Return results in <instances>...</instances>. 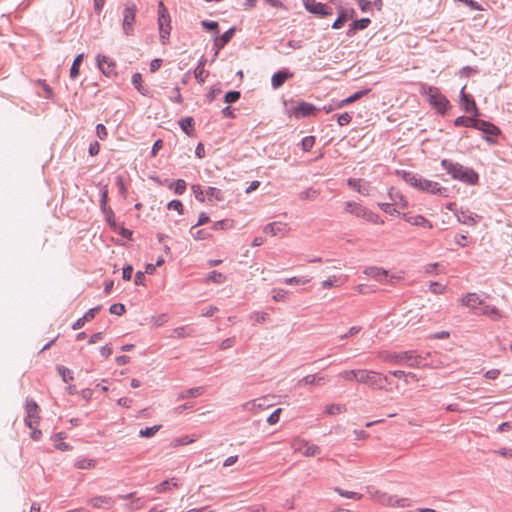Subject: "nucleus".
Returning a JSON list of instances; mask_svg holds the SVG:
<instances>
[{"label": "nucleus", "mask_w": 512, "mask_h": 512, "mask_svg": "<svg viewBox=\"0 0 512 512\" xmlns=\"http://www.w3.org/2000/svg\"><path fill=\"white\" fill-rule=\"evenodd\" d=\"M377 356L385 361L391 362L395 364H406L409 367H421L427 365L423 363L425 357L416 354L415 351H405L400 353L389 352V351H380Z\"/></svg>", "instance_id": "1"}, {"label": "nucleus", "mask_w": 512, "mask_h": 512, "mask_svg": "<svg viewBox=\"0 0 512 512\" xmlns=\"http://www.w3.org/2000/svg\"><path fill=\"white\" fill-rule=\"evenodd\" d=\"M441 165L455 180H459L470 185H476L479 181L478 174L471 168L464 167L459 163H454L447 159L442 160Z\"/></svg>", "instance_id": "2"}, {"label": "nucleus", "mask_w": 512, "mask_h": 512, "mask_svg": "<svg viewBox=\"0 0 512 512\" xmlns=\"http://www.w3.org/2000/svg\"><path fill=\"white\" fill-rule=\"evenodd\" d=\"M404 179L411 186L421 191L438 195H443L446 192V188L440 186L438 182L431 181L422 177H417L416 175L411 173H405Z\"/></svg>", "instance_id": "3"}, {"label": "nucleus", "mask_w": 512, "mask_h": 512, "mask_svg": "<svg viewBox=\"0 0 512 512\" xmlns=\"http://www.w3.org/2000/svg\"><path fill=\"white\" fill-rule=\"evenodd\" d=\"M357 382L367 384L373 389H384V383L388 378L379 372L367 369H358Z\"/></svg>", "instance_id": "4"}, {"label": "nucleus", "mask_w": 512, "mask_h": 512, "mask_svg": "<svg viewBox=\"0 0 512 512\" xmlns=\"http://www.w3.org/2000/svg\"><path fill=\"white\" fill-rule=\"evenodd\" d=\"M345 211L366 221L377 223L378 216L359 203L348 201L345 203Z\"/></svg>", "instance_id": "5"}, {"label": "nucleus", "mask_w": 512, "mask_h": 512, "mask_svg": "<svg viewBox=\"0 0 512 512\" xmlns=\"http://www.w3.org/2000/svg\"><path fill=\"white\" fill-rule=\"evenodd\" d=\"M136 6L127 4L123 10V31L126 35H132L134 32L133 24L135 22Z\"/></svg>", "instance_id": "6"}, {"label": "nucleus", "mask_w": 512, "mask_h": 512, "mask_svg": "<svg viewBox=\"0 0 512 512\" xmlns=\"http://www.w3.org/2000/svg\"><path fill=\"white\" fill-rule=\"evenodd\" d=\"M291 447L295 452H302L307 457L316 456L320 453V448L317 445H309L308 442L302 439H294Z\"/></svg>", "instance_id": "7"}, {"label": "nucleus", "mask_w": 512, "mask_h": 512, "mask_svg": "<svg viewBox=\"0 0 512 512\" xmlns=\"http://www.w3.org/2000/svg\"><path fill=\"white\" fill-rule=\"evenodd\" d=\"M377 501L384 505L390 507H406L409 506L408 499L406 498H397L393 495H388L386 493L377 492Z\"/></svg>", "instance_id": "8"}, {"label": "nucleus", "mask_w": 512, "mask_h": 512, "mask_svg": "<svg viewBox=\"0 0 512 512\" xmlns=\"http://www.w3.org/2000/svg\"><path fill=\"white\" fill-rule=\"evenodd\" d=\"M304 6L307 11L315 15L326 16L332 14L330 7L316 0H304Z\"/></svg>", "instance_id": "9"}, {"label": "nucleus", "mask_w": 512, "mask_h": 512, "mask_svg": "<svg viewBox=\"0 0 512 512\" xmlns=\"http://www.w3.org/2000/svg\"><path fill=\"white\" fill-rule=\"evenodd\" d=\"M475 129H478L486 134V140L489 143H495L496 141L492 137L497 136L500 133L499 128L494 124L480 119L477 120Z\"/></svg>", "instance_id": "10"}, {"label": "nucleus", "mask_w": 512, "mask_h": 512, "mask_svg": "<svg viewBox=\"0 0 512 512\" xmlns=\"http://www.w3.org/2000/svg\"><path fill=\"white\" fill-rule=\"evenodd\" d=\"M347 184L349 187H351L352 189L356 190L358 193L364 196H369L373 190L370 183L363 179L350 178L347 180Z\"/></svg>", "instance_id": "11"}, {"label": "nucleus", "mask_w": 512, "mask_h": 512, "mask_svg": "<svg viewBox=\"0 0 512 512\" xmlns=\"http://www.w3.org/2000/svg\"><path fill=\"white\" fill-rule=\"evenodd\" d=\"M315 111H316V108L312 104L304 102V101L298 102L296 105H294L291 108V113L296 118H302V117L310 116Z\"/></svg>", "instance_id": "12"}, {"label": "nucleus", "mask_w": 512, "mask_h": 512, "mask_svg": "<svg viewBox=\"0 0 512 512\" xmlns=\"http://www.w3.org/2000/svg\"><path fill=\"white\" fill-rule=\"evenodd\" d=\"M27 417L25 418L26 425L34 429V426L38 423V405L34 401H27L26 403Z\"/></svg>", "instance_id": "13"}, {"label": "nucleus", "mask_w": 512, "mask_h": 512, "mask_svg": "<svg viewBox=\"0 0 512 512\" xmlns=\"http://www.w3.org/2000/svg\"><path fill=\"white\" fill-rule=\"evenodd\" d=\"M89 503L97 509H111L115 503L111 496L98 495L94 496L89 500Z\"/></svg>", "instance_id": "14"}, {"label": "nucleus", "mask_w": 512, "mask_h": 512, "mask_svg": "<svg viewBox=\"0 0 512 512\" xmlns=\"http://www.w3.org/2000/svg\"><path fill=\"white\" fill-rule=\"evenodd\" d=\"M460 304L464 307H467L471 310L476 309L478 306L483 305V300L477 293H467L459 300Z\"/></svg>", "instance_id": "15"}, {"label": "nucleus", "mask_w": 512, "mask_h": 512, "mask_svg": "<svg viewBox=\"0 0 512 512\" xmlns=\"http://www.w3.org/2000/svg\"><path fill=\"white\" fill-rule=\"evenodd\" d=\"M97 65L98 68L102 71L106 76H111L115 74V63L104 55L97 56Z\"/></svg>", "instance_id": "16"}, {"label": "nucleus", "mask_w": 512, "mask_h": 512, "mask_svg": "<svg viewBox=\"0 0 512 512\" xmlns=\"http://www.w3.org/2000/svg\"><path fill=\"white\" fill-rule=\"evenodd\" d=\"M460 99H461V104L466 112L473 113L474 116H477L479 114L475 101L473 100V98L470 95H467L465 93V87H463L461 89Z\"/></svg>", "instance_id": "17"}, {"label": "nucleus", "mask_w": 512, "mask_h": 512, "mask_svg": "<svg viewBox=\"0 0 512 512\" xmlns=\"http://www.w3.org/2000/svg\"><path fill=\"white\" fill-rule=\"evenodd\" d=\"M235 32V28H230L220 37L217 35L214 38L215 53L214 58L218 55L219 51L231 40Z\"/></svg>", "instance_id": "18"}, {"label": "nucleus", "mask_w": 512, "mask_h": 512, "mask_svg": "<svg viewBox=\"0 0 512 512\" xmlns=\"http://www.w3.org/2000/svg\"><path fill=\"white\" fill-rule=\"evenodd\" d=\"M158 24L160 30V40L163 44H166L171 32L170 17H164L163 15H159Z\"/></svg>", "instance_id": "19"}, {"label": "nucleus", "mask_w": 512, "mask_h": 512, "mask_svg": "<svg viewBox=\"0 0 512 512\" xmlns=\"http://www.w3.org/2000/svg\"><path fill=\"white\" fill-rule=\"evenodd\" d=\"M363 273L378 282H385V279L388 277L387 270L375 266L365 268Z\"/></svg>", "instance_id": "20"}, {"label": "nucleus", "mask_w": 512, "mask_h": 512, "mask_svg": "<svg viewBox=\"0 0 512 512\" xmlns=\"http://www.w3.org/2000/svg\"><path fill=\"white\" fill-rule=\"evenodd\" d=\"M430 103L442 114L445 113L449 107L448 99L441 94L431 95Z\"/></svg>", "instance_id": "21"}, {"label": "nucleus", "mask_w": 512, "mask_h": 512, "mask_svg": "<svg viewBox=\"0 0 512 512\" xmlns=\"http://www.w3.org/2000/svg\"><path fill=\"white\" fill-rule=\"evenodd\" d=\"M455 216L457 217L459 222L466 225H475L478 219H480V216H478L477 214L470 213L464 210L455 211Z\"/></svg>", "instance_id": "22"}, {"label": "nucleus", "mask_w": 512, "mask_h": 512, "mask_svg": "<svg viewBox=\"0 0 512 512\" xmlns=\"http://www.w3.org/2000/svg\"><path fill=\"white\" fill-rule=\"evenodd\" d=\"M481 314L491 318L494 321H497L503 317V314L497 307L493 305H486L484 303L482 305Z\"/></svg>", "instance_id": "23"}, {"label": "nucleus", "mask_w": 512, "mask_h": 512, "mask_svg": "<svg viewBox=\"0 0 512 512\" xmlns=\"http://www.w3.org/2000/svg\"><path fill=\"white\" fill-rule=\"evenodd\" d=\"M292 74L289 73L288 71H278L276 72L273 76H272V79H271V84H272V87L274 89H278L280 88L284 82L289 78L291 77Z\"/></svg>", "instance_id": "24"}, {"label": "nucleus", "mask_w": 512, "mask_h": 512, "mask_svg": "<svg viewBox=\"0 0 512 512\" xmlns=\"http://www.w3.org/2000/svg\"><path fill=\"white\" fill-rule=\"evenodd\" d=\"M194 330L189 326H180L172 330L170 338H186L192 336Z\"/></svg>", "instance_id": "25"}, {"label": "nucleus", "mask_w": 512, "mask_h": 512, "mask_svg": "<svg viewBox=\"0 0 512 512\" xmlns=\"http://www.w3.org/2000/svg\"><path fill=\"white\" fill-rule=\"evenodd\" d=\"M406 221L413 226L427 227L429 229L432 228V223L422 215L406 217Z\"/></svg>", "instance_id": "26"}, {"label": "nucleus", "mask_w": 512, "mask_h": 512, "mask_svg": "<svg viewBox=\"0 0 512 512\" xmlns=\"http://www.w3.org/2000/svg\"><path fill=\"white\" fill-rule=\"evenodd\" d=\"M347 280V276H332L327 280L321 282V286L323 289H329L332 286H340Z\"/></svg>", "instance_id": "27"}, {"label": "nucleus", "mask_w": 512, "mask_h": 512, "mask_svg": "<svg viewBox=\"0 0 512 512\" xmlns=\"http://www.w3.org/2000/svg\"><path fill=\"white\" fill-rule=\"evenodd\" d=\"M370 90L369 89H366V90H362V91H358V92H355L354 94H352L351 96L341 100L339 102V104L337 105L338 108H341V107H344L350 103H353L357 100H359L360 98H362L364 95H366Z\"/></svg>", "instance_id": "28"}, {"label": "nucleus", "mask_w": 512, "mask_h": 512, "mask_svg": "<svg viewBox=\"0 0 512 512\" xmlns=\"http://www.w3.org/2000/svg\"><path fill=\"white\" fill-rule=\"evenodd\" d=\"M204 390L205 389L202 386L190 388L188 390L182 391L179 394L178 398L179 399L195 398V397L202 395L204 393Z\"/></svg>", "instance_id": "29"}, {"label": "nucleus", "mask_w": 512, "mask_h": 512, "mask_svg": "<svg viewBox=\"0 0 512 512\" xmlns=\"http://www.w3.org/2000/svg\"><path fill=\"white\" fill-rule=\"evenodd\" d=\"M285 225L279 222L269 223L264 227V232L270 234L271 236H276L279 233H284Z\"/></svg>", "instance_id": "30"}, {"label": "nucleus", "mask_w": 512, "mask_h": 512, "mask_svg": "<svg viewBox=\"0 0 512 512\" xmlns=\"http://www.w3.org/2000/svg\"><path fill=\"white\" fill-rule=\"evenodd\" d=\"M324 377H317L316 375H307L298 381V386L301 385H322Z\"/></svg>", "instance_id": "31"}, {"label": "nucleus", "mask_w": 512, "mask_h": 512, "mask_svg": "<svg viewBox=\"0 0 512 512\" xmlns=\"http://www.w3.org/2000/svg\"><path fill=\"white\" fill-rule=\"evenodd\" d=\"M478 119L474 118V117H465V116H460L458 117L455 121H454V124L455 126L457 127H460V126H463V127H472V128H475L476 127V122H477Z\"/></svg>", "instance_id": "32"}, {"label": "nucleus", "mask_w": 512, "mask_h": 512, "mask_svg": "<svg viewBox=\"0 0 512 512\" xmlns=\"http://www.w3.org/2000/svg\"><path fill=\"white\" fill-rule=\"evenodd\" d=\"M131 81H132V84L138 90L139 93H141L144 96L148 95L149 91H148L147 88L143 87V85H142V76H141L140 73L133 74Z\"/></svg>", "instance_id": "33"}, {"label": "nucleus", "mask_w": 512, "mask_h": 512, "mask_svg": "<svg viewBox=\"0 0 512 512\" xmlns=\"http://www.w3.org/2000/svg\"><path fill=\"white\" fill-rule=\"evenodd\" d=\"M84 55L79 54L73 61V64L70 69V77L75 79L79 75V67L83 61Z\"/></svg>", "instance_id": "34"}, {"label": "nucleus", "mask_w": 512, "mask_h": 512, "mask_svg": "<svg viewBox=\"0 0 512 512\" xmlns=\"http://www.w3.org/2000/svg\"><path fill=\"white\" fill-rule=\"evenodd\" d=\"M370 24V19L362 18L360 20H356L351 24L349 29V34L355 32L356 30H363Z\"/></svg>", "instance_id": "35"}, {"label": "nucleus", "mask_w": 512, "mask_h": 512, "mask_svg": "<svg viewBox=\"0 0 512 512\" xmlns=\"http://www.w3.org/2000/svg\"><path fill=\"white\" fill-rule=\"evenodd\" d=\"M288 291L280 288L272 290V299L275 302H284L287 300Z\"/></svg>", "instance_id": "36"}, {"label": "nucleus", "mask_w": 512, "mask_h": 512, "mask_svg": "<svg viewBox=\"0 0 512 512\" xmlns=\"http://www.w3.org/2000/svg\"><path fill=\"white\" fill-rule=\"evenodd\" d=\"M174 486V487H178V483L177 482H174V479H171V481L169 480H165L163 481L162 483H160L159 485H157L154 490L157 492V493H164L166 491H168L170 489V486Z\"/></svg>", "instance_id": "37"}, {"label": "nucleus", "mask_w": 512, "mask_h": 512, "mask_svg": "<svg viewBox=\"0 0 512 512\" xmlns=\"http://www.w3.org/2000/svg\"><path fill=\"white\" fill-rule=\"evenodd\" d=\"M346 411V408L342 404H330L326 407V414L328 415H336L341 414Z\"/></svg>", "instance_id": "38"}, {"label": "nucleus", "mask_w": 512, "mask_h": 512, "mask_svg": "<svg viewBox=\"0 0 512 512\" xmlns=\"http://www.w3.org/2000/svg\"><path fill=\"white\" fill-rule=\"evenodd\" d=\"M179 125L187 135H191L193 126V119L191 117L182 118L179 121Z\"/></svg>", "instance_id": "39"}, {"label": "nucleus", "mask_w": 512, "mask_h": 512, "mask_svg": "<svg viewBox=\"0 0 512 512\" xmlns=\"http://www.w3.org/2000/svg\"><path fill=\"white\" fill-rule=\"evenodd\" d=\"M206 195L208 196L209 199L214 198L217 201L224 200L223 193L221 192L220 189L216 187H208V189L206 190Z\"/></svg>", "instance_id": "40"}, {"label": "nucleus", "mask_w": 512, "mask_h": 512, "mask_svg": "<svg viewBox=\"0 0 512 512\" xmlns=\"http://www.w3.org/2000/svg\"><path fill=\"white\" fill-rule=\"evenodd\" d=\"M161 428V425H155V426H152V427H147L145 429H141L139 431V436L140 437H145V438H150L152 436H154Z\"/></svg>", "instance_id": "41"}, {"label": "nucleus", "mask_w": 512, "mask_h": 512, "mask_svg": "<svg viewBox=\"0 0 512 512\" xmlns=\"http://www.w3.org/2000/svg\"><path fill=\"white\" fill-rule=\"evenodd\" d=\"M339 377L343 378L346 381H357L358 369L355 370H344L339 373Z\"/></svg>", "instance_id": "42"}, {"label": "nucleus", "mask_w": 512, "mask_h": 512, "mask_svg": "<svg viewBox=\"0 0 512 512\" xmlns=\"http://www.w3.org/2000/svg\"><path fill=\"white\" fill-rule=\"evenodd\" d=\"M335 491L342 497L355 499V500H360L362 498V494H359V493L353 492V491H346V490H343L338 487L335 488Z\"/></svg>", "instance_id": "43"}, {"label": "nucleus", "mask_w": 512, "mask_h": 512, "mask_svg": "<svg viewBox=\"0 0 512 512\" xmlns=\"http://www.w3.org/2000/svg\"><path fill=\"white\" fill-rule=\"evenodd\" d=\"M59 375L62 377L64 382H69L73 380L72 372L70 369L64 366H58L57 368Z\"/></svg>", "instance_id": "44"}, {"label": "nucleus", "mask_w": 512, "mask_h": 512, "mask_svg": "<svg viewBox=\"0 0 512 512\" xmlns=\"http://www.w3.org/2000/svg\"><path fill=\"white\" fill-rule=\"evenodd\" d=\"M318 195V191L313 188H308L299 194L301 200H314Z\"/></svg>", "instance_id": "45"}, {"label": "nucleus", "mask_w": 512, "mask_h": 512, "mask_svg": "<svg viewBox=\"0 0 512 512\" xmlns=\"http://www.w3.org/2000/svg\"><path fill=\"white\" fill-rule=\"evenodd\" d=\"M78 469H90L95 467V461L92 459H80L75 463Z\"/></svg>", "instance_id": "46"}, {"label": "nucleus", "mask_w": 512, "mask_h": 512, "mask_svg": "<svg viewBox=\"0 0 512 512\" xmlns=\"http://www.w3.org/2000/svg\"><path fill=\"white\" fill-rule=\"evenodd\" d=\"M201 25L204 29L214 32L216 35L219 33V24L216 21L203 20Z\"/></svg>", "instance_id": "47"}, {"label": "nucleus", "mask_w": 512, "mask_h": 512, "mask_svg": "<svg viewBox=\"0 0 512 512\" xmlns=\"http://www.w3.org/2000/svg\"><path fill=\"white\" fill-rule=\"evenodd\" d=\"M314 144H315L314 136H306L301 141V147H302L303 151H305V152L310 151Z\"/></svg>", "instance_id": "48"}, {"label": "nucleus", "mask_w": 512, "mask_h": 512, "mask_svg": "<svg viewBox=\"0 0 512 512\" xmlns=\"http://www.w3.org/2000/svg\"><path fill=\"white\" fill-rule=\"evenodd\" d=\"M208 280L217 284H221L225 281V276L217 271H212L208 275Z\"/></svg>", "instance_id": "49"}, {"label": "nucleus", "mask_w": 512, "mask_h": 512, "mask_svg": "<svg viewBox=\"0 0 512 512\" xmlns=\"http://www.w3.org/2000/svg\"><path fill=\"white\" fill-rule=\"evenodd\" d=\"M310 280L308 278H303V277H291V278H286L284 279V283L287 284V285H299V284H306L308 283Z\"/></svg>", "instance_id": "50"}, {"label": "nucleus", "mask_w": 512, "mask_h": 512, "mask_svg": "<svg viewBox=\"0 0 512 512\" xmlns=\"http://www.w3.org/2000/svg\"><path fill=\"white\" fill-rule=\"evenodd\" d=\"M111 314L121 316L125 313V306L122 303H115L109 309Z\"/></svg>", "instance_id": "51"}, {"label": "nucleus", "mask_w": 512, "mask_h": 512, "mask_svg": "<svg viewBox=\"0 0 512 512\" xmlns=\"http://www.w3.org/2000/svg\"><path fill=\"white\" fill-rule=\"evenodd\" d=\"M168 319H169L168 315L165 313H162L160 315L154 316L152 318V321L155 326L160 327V326H163L165 323H167Z\"/></svg>", "instance_id": "52"}, {"label": "nucleus", "mask_w": 512, "mask_h": 512, "mask_svg": "<svg viewBox=\"0 0 512 512\" xmlns=\"http://www.w3.org/2000/svg\"><path fill=\"white\" fill-rule=\"evenodd\" d=\"M429 288L434 294H443L446 291V286L438 282H431Z\"/></svg>", "instance_id": "53"}, {"label": "nucleus", "mask_w": 512, "mask_h": 512, "mask_svg": "<svg viewBox=\"0 0 512 512\" xmlns=\"http://www.w3.org/2000/svg\"><path fill=\"white\" fill-rule=\"evenodd\" d=\"M240 98L239 91H229L225 94L224 101L226 103H234Z\"/></svg>", "instance_id": "54"}, {"label": "nucleus", "mask_w": 512, "mask_h": 512, "mask_svg": "<svg viewBox=\"0 0 512 512\" xmlns=\"http://www.w3.org/2000/svg\"><path fill=\"white\" fill-rule=\"evenodd\" d=\"M192 191L197 200H199L200 202H204V200H205L204 191L202 190V187L200 185H198V184L192 185Z\"/></svg>", "instance_id": "55"}, {"label": "nucleus", "mask_w": 512, "mask_h": 512, "mask_svg": "<svg viewBox=\"0 0 512 512\" xmlns=\"http://www.w3.org/2000/svg\"><path fill=\"white\" fill-rule=\"evenodd\" d=\"M168 209L176 210L179 214L183 213V204L179 200H172L168 203Z\"/></svg>", "instance_id": "56"}, {"label": "nucleus", "mask_w": 512, "mask_h": 512, "mask_svg": "<svg viewBox=\"0 0 512 512\" xmlns=\"http://www.w3.org/2000/svg\"><path fill=\"white\" fill-rule=\"evenodd\" d=\"M208 73L205 72L204 68L196 67L194 70V76L199 81V83H203Z\"/></svg>", "instance_id": "57"}, {"label": "nucleus", "mask_w": 512, "mask_h": 512, "mask_svg": "<svg viewBox=\"0 0 512 512\" xmlns=\"http://www.w3.org/2000/svg\"><path fill=\"white\" fill-rule=\"evenodd\" d=\"M101 309V306H97V307H94V308H91L89 309L85 314L84 316L82 317L86 322L92 320L96 314L100 311Z\"/></svg>", "instance_id": "58"}, {"label": "nucleus", "mask_w": 512, "mask_h": 512, "mask_svg": "<svg viewBox=\"0 0 512 512\" xmlns=\"http://www.w3.org/2000/svg\"><path fill=\"white\" fill-rule=\"evenodd\" d=\"M352 117L349 113L345 112L343 114L338 115L337 122L340 126L348 125L351 122Z\"/></svg>", "instance_id": "59"}, {"label": "nucleus", "mask_w": 512, "mask_h": 512, "mask_svg": "<svg viewBox=\"0 0 512 512\" xmlns=\"http://www.w3.org/2000/svg\"><path fill=\"white\" fill-rule=\"evenodd\" d=\"M186 190V182L182 179H178L176 182H175V188H174V191L176 194L178 195H182Z\"/></svg>", "instance_id": "60"}, {"label": "nucleus", "mask_w": 512, "mask_h": 512, "mask_svg": "<svg viewBox=\"0 0 512 512\" xmlns=\"http://www.w3.org/2000/svg\"><path fill=\"white\" fill-rule=\"evenodd\" d=\"M379 207L389 215H395L398 211L393 207V204L390 203H380Z\"/></svg>", "instance_id": "61"}, {"label": "nucleus", "mask_w": 512, "mask_h": 512, "mask_svg": "<svg viewBox=\"0 0 512 512\" xmlns=\"http://www.w3.org/2000/svg\"><path fill=\"white\" fill-rule=\"evenodd\" d=\"M347 21V15L345 13H341L339 17L335 20L332 25L333 29H340L344 23Z\"/></svg>", "instance_id": "62"}, {"label": "nucleus", "mask_w": 512, "mask_h": 512, "mask_svg": "<svg viewBox=\"0 0 512 512\" xmlns=\"http://www.w3.org/2000/svg\"><path fill=\"white\" fill-rule=\"evenodd\" d=\"M282 412V409L281 408H278L276 409L267 419V422L270 424V425H274L276 424L278 421H279V418H280V414Z\"/></svg>", "instance_id": "63"}, {"label": "nucleus", "mask_w": 512, "mask_h": 512, "mask_svg": "<svg viewBox=\"0 0 512 512\" xmlns=\"http://www.w3.org/2000/svg\"><path fill=\"white\" fill-rule=\"evenodd\" d=\"M96 134L99 139L104 140L108 135L106 127L103 124H98L96 126Z\"/></svg>", "instance_id": "64"}]
</instances>
